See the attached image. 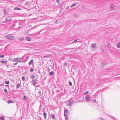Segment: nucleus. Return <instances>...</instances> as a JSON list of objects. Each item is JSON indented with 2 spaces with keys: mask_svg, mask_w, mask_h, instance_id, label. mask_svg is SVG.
<instances>
[{
  "mask_svg": "<svg viewBox=\"0 0 120 120\" xmlns=\"http://www.w3.org/2000/svg\"><path fill=\"white\" fill-rule=\"evenodd\" d=\"M22 79L23 81H24L25 80V77L24 76H22Z\"/></svg>",
  "mask_w": 120,
  "mask_h": 120,
  "instance_id": "26",
  "label": "nucleus"
},
{
  "mask_svg": "<svg viewBox=\"0 0 120 120\" xmlns=\"http://www.w3.org/2000/svg\"><path fill=\"white\" fill-rule=\"evenodd\" d=\"M8 104H10L11 103H13V101H12L9 100L7 101Z\"/></svg>",
  "mask_w": 120,
  "mask_h": 120,
  "instance_id": "14",
  "label": "nucleus"
},
{
  "mask_svg": "<svg viewBox=\"0 0 120 120\" xmlns=\"http://www.w3.org/2000/svg\"><path fill=\"white\" fill-rule=\"evenodd\" d=\"M17 59L16 58H14L12 60V61L14 62H17Z\"/></svg>",
  "mask_w": 120,
  "mask_h": 120,
  "instance_id": "13",
  "label": "nucleus"
},
{
  "mask_svg": "<svg viewBox=\"0 0 120 120\" xmlns=\"http://www.w3.org/2000/svg\"><path fill=\"white\" fill-rule=\"evenodd\" d=\"M6 66H7V67H9V66H8V65H6Z\"/></svg>",
  "mask_w": 120,
  "mask_h": 120,
  "instance_id": "39",
  "label": "nucleus"
},
{
  "mask_svg": "<svg viewBox=\"0 0 120 120\" xmlns=\"http://www.w3.org/2000/svg\"><path fill=\"white\" fill-rule=\"evenodd\" d=\"M16 59H17V62H21V58H16Z\"/></svg>",
  "mask_w": 120,
  "mask_h": 120,
  "instance_id": "6",
  "label": "nucleus"
},
{
  "mask_svg": "<svg viewBox=\"0 0 120 120\" xmlns=\"http://www.w3.org/2000/svg\"><path fill=\"white\" fill-rule=\"evenodd\" d=\"M43 116L45 117V119H46V116H47V114L45 112H44L43 113Z\"/></svg>",
  "mask_w": 120,
  "mask_h": 120,
  "instance_id": "12",
  "label": "nucleus"
},
{
  "mask_svg": "<svg viewBox=\"0 0 120 120\" xmlns=\"http://www.w3.org/2000/svg\"><path fill=\"white\" fill-rule=\"evenodd\" d=\"M27 97L25 95H24V97L23 98V99L24 100H26L27 99Z\"/></svg>",
  "mask_w": 120,
  "mask_h": 120,
  "instance_id": "18",
  "label": "nucleus"
},
{
  "mask_svg": "<svg viewBox=\"0 0 120 120\" xmlns=\"http://www.w3.org/2000/svg\"><path fill=\"white\" fill-rule=\"evenodd\" d=\"M86 99L87 101H89L90 99V97L89 95H87L86 97Z\"/></svg>",
  "mask_w": 120,
  "mask_h": 120,
  "instance_id": "4",
  "label": "nucleus"
},
{
  "mask_svg": "<svg viewBox=\"0 0 120 120\" xmlns=\"http://www.w3.org/2000/svg\"><path fill=\"white\" fill-rule=\"evenodd\" d=\"M60 0H56V1L58 3H59Z\"/></svg>",
  "mask_w": 120,
  "mask_h": 120,
  "instance_id": "35",
  "label": "nucleus"
},
{
  "mask_svg": "<svg viewBox=\"0 0 120 120\" xmlns=\"http://www.w3.org/2000/svg\"><path fill=\"white\" fill-rule=\"evenodd\" d=\"M35 77L34 75H33L31 77V78L32 79V80H34V79Z\"/></svg>",
  "mask_w": 120,
  "mask_h": 120,
  "instance_id": "10",
  "label": "nucleus"
},
{
  "mask_svg": "<svg viewBox=\"0 0 120 120\" xmlns=\"http://www.w3.org/2000/svg\"><path fill=\"white\" fill-rule=\"evenodd\" d=\"M76 5V4H73L71 6V7L72 8L73 7L75 6Z\"/></svg>",
  "mask_w": 120,
  "mask_h": 120,
  "instance_id": "22",
  "label": "nucleus"
},
{
  "mask_svg": "<svg viewBox=\"0 0 120 120\" xmlns=\"http://www.w3.org/2000/svg\"><path fill=\"white\" fill-rule=\"evenodd\" d=\"M4 55H0V58H4Z\"/></svg>",
  "mask_w": 120,
  "mask_h": 120,
  "instance_id": "25",
  "label": "nucleus"
},
{
  "mask_svg": "<svg viewBox=\"0 0 120 120\" xmlns=\"http://www.w3.org/2000/svg\"><path fill=\"white\" fill-rule=\"evenodd\" d=\"M53 73L54 72L53 71H51L49 73V74L50 75H52L53 74Z\"/></svg>",
  "mask_w": 120,
  "mask_h": 120,
  "instance_id": "17",
  "label": "nucleus"
},
{
  "mask_svg": "<svg viewBox=\"0 0 120 120\" xmlns=\"http://www.w3.org/2000/svg\"><path fill=\"white\" fill-rule=\"evenodd\" d=\"M41 92V91H39V92Z\"/></svg>",
  "mask_w": 120,
  "mask_h": 120,
  "instance_id": "41",
  "label": "nucleus"
},
{
  "mask_svg": "<svg viewBox=\"0 0 120 120\" xmlns=\"http://www.w3.org/2000/svg\"><path fill=\"white\" fill-rule=\"evenodd\" d=\"M73 101H70L69 102L68 105H70L73 103Z\"/></svg>",
  "mask_w": 120,
  "mask_h": 120,
  "instance_id": "21",
  "label": "nucleus"
},
{
  "mask_svg": "<svg viewBox=\"0 0 120 120\" xmlns=\"http://www.w3.org/2000/svg\"><path fill=\"white\" fill-rule=\"evenodd\" d=\"M117 47L118 48H120V43L117 44L116 45Z\"/></svg>",
  "mask_w": 120,
  "mask_h": 120,
  "instance_id": "11",
  "label": "nucleus"
},
{
  "mask_svg": "<svg viewBox=\"0 0 120 120\" xmlns=\"http://www.w3.org/2000/svg\"><path fill=\"white\" fill-rule=\"evenodd\" d=\"M5 20L7 21H9L11 20V18L10 17H9L5 18Z\"/></svg>",
  "mask_w": 120,
  "mask_h": 120,
  "instance_id": "3",
  "label": "nucleus"
},
{
  "mask_svg": "<svg viewBox=\"0 0 120 120\" xmlns=\"http://www.w3.org/2000/svg\"><path fill=\"white\" fill-rule=\"evenodd\" d=\"M96 45L95 44H93L92 45L91 47L93 48H94L95 47Z\"/></svg>",
  "mask_w": 120,
  "mask_h": 120,
  "instance_id": "9",
  "label": "nucleus"
},
{
  "mask_svg": "<svg viewBox=\"0 0 120 120\" xmlns=\"http://www.w3.org/2000/svg\"><path fill=\"white\" fill-rule=\"evenodd\" d=\"M32 82L33 85L35 86L38 83V81L37 79L32 80Z\"/></svg>",
  "mask_w": 120,
  "mask_h": 120,
  "instance_id": "2",
  "label": "nucleus"
},
{
  "mask_svg": "<svg viewBox=\"0 0 120 120\" xmlns=\"http://www.w3.org/2000/svg\"><path fill=\"white\" fill-rule=\"evenodd\" d=\"M33 71H34V70H33V69L32 68H31L30 69V71L31 72H33Z\"/></svg>",
  "mask_w": 120,
  "mask_h": 120,
  "instance_id": "34",
  "label": "nucleus"
},
{
  "mask_svg": "<svg viewBox=\"0 0 120 120\" xmlns=\"http://www.w3.org/2000/svg\"><path fill=\"white\" fill-rule=\"evenodd\" d=\"M89 93V92L88 91H87L86 92H84L83 94H87Z\"/></svg>",
  "mask_w": 120,
  "mask_h": 120,
  "instance_id": "28",
  "label": "nucleus"
},
{
  "mask_svg": "<svg viewBox=\"0 0 120 120\" xmlns=\"http://www.w3.org/2000/svg\"><path fill=\"white\" fill-rule=\"evenodd\" d=\"M0 62L2 64H4L7 62V60L5 61H3V60H1L0 61Z\"/></svg>",
  "mask_w": 120,
  "mask_h": 120,
  "instance_id": "8",
  "label": "nucleus"
},
{
  "mask_svg": "<svg viewBox=\"0 0 120 120\" xmlns=\"http://www.w3.org/2000/svg\"><path fill=\"white\" fill-rule=\"evenodd\" d=\"M56 23L57 22V21H56Z\"/></svg>",
  "mask_w": 120,
  "mask_h": 120,
  "instance_id": "40",
  "label": "nucleus"
},
{
  "mask_svg": "<svg viewBox=\"0 0 120 120\" xmlns=\"http://www.w3.org/2000/svg\"><path fill=\"white\" fill-rule=\"evenodd\" d=\"M26 40L28 41H30L31 40V38L29 37H26Z\"/></svg>",
  "mask_w": 120,
  "mask_h": 120,
  "instance_id": "5",
  "label": "nucleus"
},
{
  "mask_svg": "<svg viewBox=\"0 0 120 120\" xmlns=\"http://www.w3.org/2000/svg\"><path fill=\"white\" fill-rule=\"evenodd\" d=\"M34 62V60H32L30 61L29 62V64H31L33 63Z\"/></svg>",
  "mask_w": 120,
  "mask_h": 120,
  "instance_id": "16",
  "label": "nucleus"
},
{
  "mask_svg": "<svg viewBox=\"0 0 120 120\" xmlns=\"http://www.w3.org/2000/svg\"><path fill=\"white\" fill-rule=\"evenodd\" d=\"M64 113H68V110L65 109L64 110Z\"/></svg>",
  "mask_w": 120,
  "mask_h": 120,
  "instance_id": "19",
  "label": "nucleus"
},
{
  "mask_svg": "<svg viewBox=\"0 0 120 120\" xmlns=\"http://www.w3.org/2000/svg\"><path fill=\"white\" fill-rule=\"evenodd\" d=\"M5 37L6 38L9 40H14L15 38L14 36L8 35H5Z\"/></svg>",
  "mask_w": 120,
  "mask_h": 120,
  "instance_id": "1",
  "label": "nucleus"
},
{
  "mask_svg": "<svg viewBox=\"0 0 120 120\" xmlns=\"http://www.w3.org/2000/svg\"><path fill=\"white\" fill-rule=\"evenodd\" d=\"M77 41V40L76 39L74 41V42H76Z\"/></svg>",
  "mask_w": 120,
  "mask_h": 120,
  "instance_id": "36",
  "label": "nucleus"
},
{
  "mask_svg": "<svg viewBox=\"0 0 120 120\" xmlns=\"http://www.w3.org/2000/svg\"><path fill=\"white\" fill-rule=\"evenodd\" d=\"M19 39L20 41H22L24 40V38L23 37L21 38H19Z\"/></svg>",
  "mask_w": 120,
  "mask_h": 120,
  "instance_id": "23",
  "label": "nucleus"
},
{
  "mask_svg": "<svg viewBox=\"0 0 120 120\" xmlns=\"http://www.w3.org/2000/svg\"><path fill=\"white\" fill-rule=\"evenodd\" d=\"M18 64V63H15L14 64H13V65L14 66H15V65H17Z\"/></svg>",
  "mask_w": 120,
  "mask_h": 120,
  "instance_id": "33",
  "label": "nucleus"
},
{
  "mask_svg": "<svg viewBox=\"0 0 120 120\" xmlns=\"http://www.w3.org/2000/svg\"><path fill=\"white\" fill-rule=\"evenodd\" d=\"M4 90L5 92L7 93V90L6 89H4Z\"/></svg>",
  "mask_w": 120,
  "mask_h": 120,
  "instance_id": "32",
  "label": "nucleus"
},
{
  "mask_svg": "<svg viewBox=\"0 0 120 120\" xmlns=\"http://www.w3.org/2000/svg\"><path fill=\"white\" fill-rule=\"evenodd\" d=\"M6 11H7L6 10H4L3 11V12L4 14L6 13Z\"/></svg>",
  "mask_w": 120,
  "mask_h": 120,
  "instance_id": "30",
  "label": "nucleus"
},
{
  "mask_svg": "<svg viewBox=\"0 0 120 120\" xmlns=\"http://www.w3.org/2000/svg\"><path fill=\"white\" fill-rule=\"evenodd\" d=\"M52 118L54 120L55 119V116L53 114L52 115Z\"/></svg>",
  "mask_w": 120,
  "mask_h": 120,
  "instance_id": "20",
  "label": "nucleus"
},
{
  "mask_svg": "<svg viewBox=\"0 0 120 120\" xmlns=\"http://www.w3.org/2000/svg\"><path fill=\"white\" fill-rule=\"evenodd\" d=\"M64 115L65 116V120H67L68 118V115L67 114V113H64Z\"/></svg>",
  "mask_w": 120,
  "mask_h": 120,
  "instance_id": "7",
  "label": "nucleus"
},
{
  "mask_svg": "<svg viewBox=\"0 0 120 120\" xmlns=\"http://www.w3.org/2000/svg\"><path fill=\"white\" fill-rule=\"evenodd\" d=\"M96 101V100H94V102H95Z\"/></svg>",
  "mask_w": 120,
  "mask_h": 120,
  "instance_id": "38",
  "label": "nucleus"
},
{
  "mask_svg": "<svg viewBox=\"0 0 120 120\" xmlns=\"http://www.w3.org/2000/svg\"><path fill=\"white\" fill-rule=\"evenodd\" d=\"M5 83L6 84H8L9 83V81H5Z\"/></svg>",
  "mask_w": 120,
  "mask_h": 120,
  "instance_id": "27",
  "label": "nucleus"
},
{
  "mask_svg": "<svg viewBox=\"0 0 120 120\" xmlns=\"http://www.w3.org/2000/svg\"><path fill=\"white\" fill-rule=\"evenodd\" d=\"M14 9L15 10H21L20 8H17V7H16L15 8H14Z\"/></svg>",
  "mask_w": 120,
  "mask_h": 120,
  "instance_id": "15",
  "label": "nucleus"
},
{
  "mask_svg": "<svg viewBox=\"0 0 120 120\" xmlns=\"http://www.w3.org/2000/svg\"><path fill=\"white\" fill-rule=\"evenodd\" d=\"M69 84L70 86H72V82H70L69 83Z\"/></svg>",
  "mask_w": 120,
  "mask_h": 120,
  "instance_id": "29",
  "label": "nucleus"
},
{
  "mask_svg": "<svg viewBox=\"0 0 120 120\" xmlns=\"http://www.w3.org/2000/svg\"><path fill=\"white\" fill-rule=\"evenodd\" d=\"M20 85H21L20 84H18L17 86V88H19V87H20Z\"/></svg>",
  "mask_w": 120,
  "mask_h": 120,
  "instance_id": "24",
  "label": "nucleus"
},
{
  "mask_svg": "<svg viewBox=\"0 0 120 120\" xmlns=\"http://www.w3.org/2000/svg\"><path fill=\"white\" fill-rule=\"evenodd\" d=\"M0 119L1 120H4V119L3 117H0Z\"/></svg>",
  "mask_w": 120,
  "mask_h": 120,
  "instance_id": "31",
  "label": "nucleus"
},
{
  "mask_svg": "<svg viewBox=\"0 0 120 120\" xmlns=\"http://www.w3.org/2000/svg\"><path fill=\"white\" fill-rule=\"evenodd\" d=\"M28 2H27V3H25V4L26 5H27L28 4Z\"/></svg>",
  "mask_w": 120,
  "mask_h": 120,
  "instance_id": "37",
  "label": "nucleus"
}]
</instances>
